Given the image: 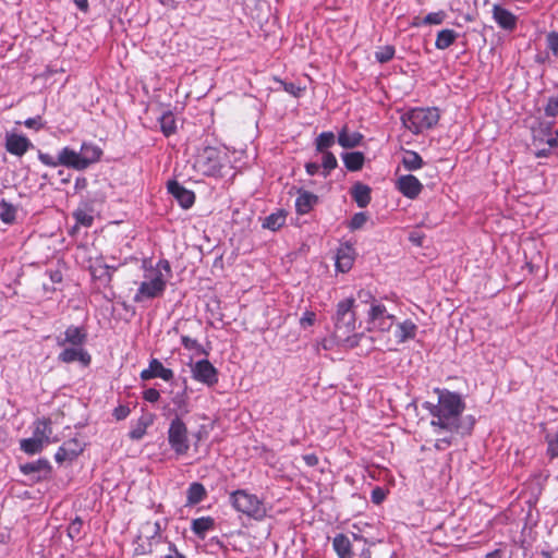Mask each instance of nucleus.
<instances>
[{"mask_svg": "<svg viewBox=\"0 0 558 558\" xmlns=\"http://www.w3.org/2000/svg\"><path fill=\"white\" fill-rule=\"evenodd\" d=\"M44 442H41L40 438H36L35 436L21 440V449L26 453H37L43 447Z\"/></svg>", "mask_w": 558, "mask_h": 558, "instance_id": "nucleus-28", "label": "nucleus"}, {"mask_svg": "<svg viewBox=\"0 0 558 558\" xmlns=\"http://www.w3.org/2000/svg\"><path fill=\"white\" fill-rule=\"evenodd\" d=\"M168 191L183 208H190L194 204V193L180 185L177 181L168 182Z\"/></svg>", "mask_w": 558, "mask_h": 558, "instance_id": "nucleus-12", "label": "nucleus"}, {"mask_svg": "<svg viewBox=\"0 0 558 558\" xmlns=\"http://www.w3.org/2000/svg\"><path fill=\"white\" fill-rule=\"evenodd\" d=\"M396 187L404 197L415 199L421 194L423 184L416 177L404 174L398 177Z\"/></svg>", "mask_w": 558, "mask_h": 558, "instance_id": "nucleus-10", "label": "nucleus"}, {"mask_svg": "<svg viewBox=\"0 0 558 558\" xmlns=\"http://www.w3.org/2000/svg\"><path fill=\"white\" fill-rule=\"evenodd\" d=\"M83 169L85 170L92 163L97 162L102 154L101 149L90 143H83L80 149Z\"/></svg>", "mask_w": 558, "mask_h": 558, "instance_id": "nucleus-17", "label": "nucleus"}, {"mask_svg": "<svg viewBox=\"0 0 558 558\" xmlns=\"http://www.w3.org/2000/svg\"><path fill=\"white\" fill-rule=\"evenodd\" d=\"M533 146L535 147V156L546 157L550 150L558 146V134L550 131H535L533 134Z\"/></svg>", "mask_w": 558, "mask_h": 558, "instance_id": "nucleus-9", "label": "nucleus"}, {"mask_svg": "<svg viewBox=\"0 0 558 558\" xmlns=\"http://www.w3.org/2000/svg\"><path fill=\"white\" fill-rule=\"evenodd\" d=\"M112 268L107 265H92L90 275L93 278L109 282L111 280Z\"/></svg>", "mask_w": 558, "mask_h": 558, "instance_id": "nucleus-29", "label": "nucleus"}, {"mask_svg": "<svg viewBox=\"0 0 558 558\" xmlns=\"http://www.w3.org/2000/svg\"><path fill=\"white\" fill-rule=\"evenodd\" d=\"M493 15L496 23L505 29H513L517 24L515 16L499 5H494Z\"/></svg>", "mask_w": 558, "mask_h": 558, "instance_id": "nucleus-18", "label": "nucleus"}, {"mask_svg": "<svg viewBox=\"0 0 558 558\" xmlns=\"http://www.w3.org/2000/svg\"><path fill=\"white\" fill-rule=\"evenodd\" d=\"M58 359L63 363H72L78 361L84 366H87L90 363V355L81 345L64 347Z\"/></svg>", "mask_w": 558, "mask_h": 558, "instance_id": "nucleus-11", "label": "nucleus"}, {"mask_svg": "<svg viewBox=\"0 0 558 558\" xmlns=\"http://www.w3.org/2000/svg\"><path fill=\"white\" fill-rule=\"evenodd\" d=\"M352 195L359 207H366L371 202V187L357 182L353 185Z\"/></svg>", "mask_w": 558, "mask_h": 558, "instance_id": "nucleus-20", "label": "nucleus"}, {"mask_svg": "<svg viewBox=\"0 0 558 558\" xmlns=\"http://www.w3.org/2000/svg\"><path fill=\"white\" fill-rule=\"evenodd\" d=\"M29 145V141L24 136L16 134L7 135L5 148L9 153L13 155H24L27 151Z\"/></svg>", "mask_w": 558, "mask_h": 558, "instance_id": "nucleus-15", "label": "nucleus"}, {"mask_svg": "<svg viewBox=\"0 0 558 558\" xmlns=\"http://www.w3.org/2000/svg\"><path fill=\"white\" fill-rule=\"evenodd\" d=\"M160 397V393L157 389L149 388L144 391V399L148 402H156L158 401Z\"/></svg>", "mask_w": 558, "mask_h": 558, "instance_id": "nucleus-54", "label": "nucleus"}, {"mask_svg": "<svg viewBox=\"0 0 558 558\" xmlns=\"http://www.w3.org/2000/svg\"><path fill=\"white\" fill-rule=\"evenodd\" d=\"M191 373L195 380L207 386H214L218 381V371L207 359L191 364Z\"/></svg>", "mask_w": 558, "mask_h": 558, "instance_id": "nucleus-8", "label": "nucleus"}, {"mask_svg": "<svg viewBox=\"0 0 558 558\" xmlns=\"http://www.w3.org/2000/svg\"><path fill=\"white\" fill-rule=\"evenodd\" d=\"M146 433V425L145 424H138L134 429L130 432V437L132 439L138 440L141 439Z\"/></svg>", "mask_w": 558, "mask_h": 558, "instance_id": "nucleus-52", "label": "nucleus"}, {"mask_svg": "<svg viewBox=\"0 0 558 558\" xmlns=\"http://www.w3.org/2000/svg\"><path fill=\"white\" fill-rule=\"evenodd\" d=\"M166 558H185L182 554L174 549L172 555L166 556Z\"/></svg>", "mask_w": 558, "mask_h": 558, "instance_id": "nucleus-64", "label": "nucleus"}, {"mask_svg": "<svg viewBox=\"0 0 558 558\" xmlns=\"http://www.w3.org/2000/svg\"><path fill=\"white\" fill-rule=\"evenodd\" d=\"M181 342L185 349L194 351L196 354L208 355V352L204 349V347L198 343L197 340L192 339L189 336H181Z\"/></svg>", "mask_w": 558, "mask_h": 558, "instance_id": "nucleus-33", "label": "nucleus"}, {"mask_svg": "<svg viewBox=\"0 0 558 558\" xmlns=\"http://www.w3.org/2000/svg\"><path fill=\"white\" fill-rule=\"evenodd\" d=\"M547 451L551 458L558 457V434L547 437Z\"/></svg>", "mask_w": 558, "mask_h": 558, "instance_id": "nucleus-48", "label": "nucleus"}, {"mask_svg": "<svg viewBox=\"0 0 558 558\" xmlns=\"http://www.w3.org/2000/svg\"><path fill=\"white\" fill-rule=\"evenodd\" d=\"M347 255H345V252H344V248H340L339 252H338V255H337V259H336V268L338 271H341V272H345L348 270L347 268Z\"/></svg>", "mask_w": 558, "mask_h": 558, "instance_id": "nucleus-49", "label": "nucleus"}, {"mask_svg": "<svg viewBox=\"0 0 558 558\" xmlns=\"http://www.w3.org/2000/svg\"><path fill=\"white\" fill-rule=\"evenodd\" d=\"M155 377H156V375H155V373H153V369H151L150 366L147 369H144L141 373V378L144 379V380H147V379H150V378H155Z\"/></svg>", "mask_w": 558, "mask_h": 558, "instance_id": "nucleus-58", "label": "nucleus"}, {"mask_svg": "<svg viewBox=\"0 0 558 558\" xmlns=\"http://www.w3.org/2000/svg\"><path fill=\"white\" fill-rule=\"evenodd\" d=\"M74 3L83 12H86L88 10V0H74Z\"/></svg>", "mask_w": 558, "mask_h": 558, "instance_id": "nucleus-60", "label": "nucleus"}, {"mask_svg": "<svg viewBox=\"0 0 558 558\" xmlns=\"http://www.w3.org/2000/svg\"><path fill=\"white\" fill-rule=\"evenodd\" d=\"M315 322V314L313 312H306L304 316L300 319V324L302 327L312 326Z\"/></svg>", "mask_w": 558, "mask_h": 558, "instance_id": "nucleus-55", "label": "nucleus"}, {"mask_svg": "<svg viewBox=\"0 0 558 558\" xmlns=\"http://www.w3.org/2000/svg\"><path fill=\"white\" fill-rule=\"evenodd\" d=\"M59 162H61V166L68 168H72L78 171L84 170L80 151H76L70 147H63L60 150Z\"/></svg>", "mask_w": 558, "mask_h": 558, "instance_id": "nucleus-14", "label": "nucleus"}, {"mask_svg": "<svg viewBox=\"0 0 558 558\" xmlns=\"http://www.w3.org/2000/svg\"><path fill=\"white\" fill-rule=\"evenodd\" d=\"M338 142L339 145L343 148V151L341 153L343 165L347 169H349V135L345 129H343L342 132H340Z\"/></svg>", "mask_w": 558, "mask_h": 558, "instance_id": "nucleus-36", "label": "nucleus"}, {"mask_svg": "<svg viewBox=\"0 0 558 558\" xmlns=\"http://www.w3.org/2000/svg\"><path fill=\"white\" fill-rule=\"evenodd\" d=\"M286 90L293 94L294 96H298L299 93L302 90L301 88H295L293 84L286 85Z\"/></svg>", "mask_w": 558, "mask_h": 558, "instance_id": "nucleus-62", "label": "nucleus"}, {"mask_svg": "<svg viewBox=\"0 0 558 558\" xmlns=\"http://www.w3.org/2000/svg\"><path fill=\"white\" fill-rule=\"evenodd\" d=\"M227 161V155L216 147L207 146L195 158L194 168L202 174L218 177Z\"/></svg>", "mask_w": 558, "mask_h": 558, "instance_id": "nucleus-4", "label": "nucleus"}, {"mask_svg": "<svg viewBox=\"0 0 558 558\" xmlns=\"http://www.w3.org/2000/svg\"><path fill=\"white\" fill-rule=\"evenodd\" d=\"M286 221V215L283 211H278L269 215L263 222V227L269 230L276 231L283 226Z\"/></svg>", "mask_w": 558, "mask_h": 558, "instance_id": "nucleus-26", "label": "nucleus"}, {"mask_svg": "<svg viewBox=\"0 0 558 558\" xmlns=\"http://www.w3.org/2000/svg\"><path fill=\"white\" fill-rule=\"evenodd\" d=\"M144 268V280L141 282L133 301L142 303L146 300L159 298L162 295L167 277L170 275L171 269L168 260H160L153 266L147 260L143 263Z\"/></svg>", "mask_w": 558, "mask_h": 558, "instance_id": "nucleus-2", "label": "nucleus"}, {"mask_svg": "<svg viewBox=\"0 0 558 558\" xmlns=\"http://www.w3.org/2000/svg\"><path fill=\"white\" fill-rule=\"evenodd\" d=\"M83 522L81 519L76 518L71 522L68 527V535L71 539L76 538L81 534Z\"/></svg>", "mask_w": 558, "mask_h": 558, "instance_id": "nucleus-44", "label": "nucleus"}, {"mask_svg": "<svg viewBox=\"0 0 558 558\" xmlns=\"http://www.w3.org/2000/svg\"><path fill=\"white\" fill-rule=\"evenodd\" d=\"M323 154V167L325 170L330 171L336 168L337 159L335 155L330 151H320Z\"/></svg>", "mask_w": 558, "mask_h": 558, "instance_id": "nucleus-42", "label": "nucleus"}, {"mask_svg": "<svg viewBox=\"0 0 558 558\" xmlns=\"http://www.w3.org/2000/svg\"><path fill=\"white\" fill-rule=\"evenodd\" d=\"M416 330V325L410 319H405L397 324L396 329L393 331V336L396 338L397 343H403L408 340L414 339Z\"/></svg>", "mask_w": 558, "mask_h": 558, "instance_id": "nucleus-16", "label": "nucleus"}, {"mask_svg": "<svg viewBox=\"0 0 558 558\" xmlns=\"http://www.w3.org/2000/svg\"><path fill=\"white\" fill-rule=\"evenodd\" d=\"M50 435L51 428L47 422L39 421L36 423L33 436H35L36 438H40L41 442L46 445L50 442Z\"/></svg>", "mask_w": 558, "mask_h": 558, "instance_id": "nucleus-31", "label": "nucleus"}, {"mask_svg": "<svg viewBox=\"0 0 558 558\" xmlns=\"http://www.w3.org/2000/svg\"><path fill=\"white\" fill-rule=\"evenodd\" d=\"M547 48L558 59V33L550 32L546 37Z\"/></svg>", "mask_w": 558, "mask_h": 558, "instance_id": "nucleus-41", "label": "nucleus"}, {"mask_svg": "<svg viewBox=\"0 0 558 558\" xmlns=\"http://www.w3.org/2000/svg\"><path fill=\"white\" fill-rule=\"evenodd\" d=\"M149 365L153 369V373H155L156 377H159L166 381H169L173 378V372L169 368L163 367V365L158 360H151Z\"/></svg>", "mask_w": 558, "mask_h": 558, "instance_id": "nucleus-30", "label": "nucleus"}, {"mask_svg": "<svg viewBox=\"0 0 558 558\" xmlns=\"http://www.w3.org/2000/svg\"><path fill=\"white\" fill-rule=\"evenodd\" d=\"M27 128H38L40 125L39 119L31 118L25 121Z\"/></svg>", "mask_w": 558, "mask_h": 558, "instance_id": "nucleus-61", "label": "nucleus"}, {"mask_svg": "<svg viewBox=\"0 0 558 558\" xmlns=\"http://www.w3.org/2000/svg\"><path fill=\"white\" fill-rule=\"evenodd\" d=\"M349 313V300H343L338 304L337 313H336V332L339 337L345 335V329L349 326V323L345 322V315Z\"/></svg>", "mask_w": 558, "mask_h": 558, "instance_id": "nucleus-19", "label": "nucleus"}, {"mask_svg": "<svg viewBox=\"0 0 558 558\" xmlns=\"http://www.w3.org/2000/svg\"><path fill=\"white\" fill-rule=\"evenodd\" d=\"M332 545L339 558H349V539L344 534H338Z\"/></svg>", "mask_w": 558, "mask_h": 558, "instance_id": "nucleus-27", "label": "nucleus"}, {"mask_svg": "<svg viewBox=\"0 0 558 558\" xmlns=\"http://www.w3.org/2000/svg\"><path fill=\"white\" fill-rule=\"evenodd\" d=\"M160 126L165 135L169 136L175 132V120L171 112H167L160 118Z\"/></svg>", "mask_w": 558, "mask_h": 558, "instance_id": "nucleus-32", "label": "nucleus"}, {"mask_svg": "<svg viewBox=\"0 0 558 558\" xmlns=\"http://www.w3.org/2000/svg\"><path fill=\"white\" fill-rule=\"evenodd\" d=\"M333 144L335 135L331 132L322 133L316 140L317 149L319 151H327Z\"/></svg>", "mask_w": 558, "mask_h": 558, "instance_id": "nucleus-34", "label": "nucleus"}, {"mask_svg": "<svg viewBox=\"0 0 558 558\" xmlns=\"http://www.w3.org/2000/svg\"><path fill=\"white\" fill-rule=\"evenodd\" d=\"M233 507L247 517L260 520L266 515V508L255 496L245 490H238L231 495Z\"/></svg>", "mask_w": 558, "mask_h": 558, "instance_id": "nucleus-5", "label": "nucleus"}, {"mask_svg": "<svg viewBox=\"0 0 558 558\" xmlns=\"http://www.w3.org/2000/svg\"><path fill=\"white\" fill-rule=\"evenodd\" d=\"M457 38L458 34L454 31L448 28L441 29L437 34L435 47L437 49L445 50L450 47Z\"/></svg>", "mask_w": 558, "mask_h": 558, "instance_id": "nucleus-24", "label": "nucleus"}, {"mask_svg": "<svg viewBox=\"0 0 558 558\" xmlns=\"http://www.w3.org/2000/svg\"><path fill=\"white\" fill-rule=\"evenodd\" d=\"M302 459L308 466H315L318 463V458L313 453L305 454L302 457Z\"/></svg>", "mask_w": 558, "mask_h": 558, "instance_id": "nucleus-57", "label": "nucleus"}, {"mask_svg": "<svg viewBox=\"0 0 558 558\" xmlns=\"http://www.w3.org/2000/svg\"><path fill=\"white\" fill-rule=\"evenodd\" d=\"M86 341V333L78 327L70 326L64 331V337H59L57 342L60 347L69 345H81Z\"/></svg>", "mask_w": 558, "mask_h": 558, "instance_id": "nucleus-13", "label": "nucleus"}, {"mask_svg": "<svg viewBox=\"0 0 558 558\" xmlns=\"http://www.w3.org/2000/svg\"><path fill=\"white\" fill-rule=\"evenodd\" d=\"M173 404L177 407L179 417L189 412L187 403H186V395L184 392L178 393L172 399Z\"/></svg>", "mask_w": 558, "mask_h": 558, "instance_id": "nucleus-38", "label": "nucleus"}, {"mask_svg": "<svg viewBox=\"0 0 558 558\" xmlns=\"http://www.w3.org/2000/svg\"><path fill=\"white\" fill-rule=\"evenodd\" d=\"M386 498V493L380 487H375L372 492V500L374 504L379 505Z\"/></svg>", "mask_w": 558, "mask_h": 558, "instance_id": "nucleus-53", "label": "nucleus"}, {"mask_svg": "<svg viewBox=\"0 0 558 558\" xmlns=\"http://www.w3.org/2000/svg\"><path fill=\"white\" fill-rule=\"evenodd\" d=\"M0 218L5 223L12 222L15 219V209L10 205L4 204L2 207V211L0 213Z\"/></svg>", "mask_w": 558, "mask_h": 558, "instance_id": "nucleus-47", "label": "nucleus"}, {"mask_svg": "<svg viewBox=\"0 0 558 558\" xmlns=\"http://www.w3.org/2000/svg\"><path fill=\"white\" fill-rule=\"evenodd\" d=\"M130 413V409L128 407L120 405L114 409L113 415L117 420H124Z\"/></svg>", "mask_w": 558, "mask_h": 558, "instance_id": "nucleus-56", "label": "nucleus"}, {"mask_svg": "<svg viewBox=\"0 0 558 558\" xmlns=\"http://www.w3.org/2000/svg\"><path fill=\"white\" fill-rule=\"evenodd\" d=\"M395 323V316L389 314L386 307L373 302L367 311V328L371 331L386 332L391 329Z\"/></svg>", "mask_w": 558, "mask_h": 558, "instance_id": "nucleus-7", "label": "nucleus"}, {"mask_svg": "<svg viewBox=\"0 0 558 558\" xmlns=\"http://www.w3.org/2000/svg\"><path fill=\"white\" fill-rule=\"evenodd\" d=\"M361 141H362L361 134H351V146L360 144Z\"/></svg>", "mask_w": 558, "mask_h": 558, "instance_id": "nucleus-63", "label": "nucleus"}, {"mask_svg": "<svg viewBox=\"0 0 558 558\" xmlns=\"http://www.w3.org/2000/svg\"><path fill=\"white\" fill-rule=\"evenodd\" d=\"M71 446L77 447V444L75 441H70L66 445H64L63 447L59 448L58 452L56 453V460L58 462H62L68 459L71 460L70 454H69V447H71Z\"/></svg>", "mask_w": 558, "mask_h": 558, "instance_id": "nucleus-46", "label": "nucleus"}, {"mask_svg": "<svg viewBox=\"0 0 558 558\" xmlns=\"http://www.w3.org/2000/svg\"><path fill=\"white\" fill-rule=\"evenodd\" d=\"M545 113L548 117L555 118L558 114V99L550 98L545 107Z\"/></svg>", "mask_w": 558, "mask_h": 558, "instance_id": "nucleus-50", "label": "nucleus"}, {"mask_svg": "<svg viewBox=\"0 0 558 558\" xmlns=\"http://www.w3.org/2000/svg\"><path fill=\"white\" fill-rule=\"evenodd\" d=\"M436 392L438 393L437 404H426V409L432 415V426L439 432L458 429L460 416L465 408L461 396L449 390L436 389Z\"/></svg>", "mask_w": 558, "mask_h": 558, "instance_id": "nucleus-1", "label": "nucleus"}, {"mask_svg": "<svg viewBox=\"0 0 558 558\" xmlns=\"http://www.w3.org/2000/svg\"><path fill=\"white\" fill-rule=\"evenodd\" d=\"M317 203V196L310 192H302L295 199V207L299 214H307Z\"/></svg>", "mask_w": 558, "mask_h": 558, "instance_id": "nucleus-21", "label": "nucleus"}, {"mask_svg": "<svg viewBox=\"0 0 558 558\" xmlns=\"http://www.w3.org/2000/svg\"><path fill=\"white\" fill-rule=\"evenodd\" d=\"M47 468V463L44 462V461H37V462H32V463H27V464H24L22 465V471L25 473V474H29V473H34V472H39L44 469Z\"/></svg>", "mask_w": 558, "mask_h": 558, "instance_id": "nucleus-45", "label": "nucleus"}, {"mask_svg": "<svg viewBox=\"0 0 558 558\" xmlns=\"http://www.w3.org/2000/svg\"><path fill=\"white\" fill-rule=\"evenodd\" d=\"M73 217H74V219L76 221V225H81V226H84V227H90L93 221H94L93 215L89 211H87L86 209H83V208L76 209L73 213Z\"/></svg>", "mask_w": 558, "mask_h": 558, "instance_id": "nucleus-35", "label": "nucleus"}, {"mask_svg": "<svg viewBox=\"0 0 558 558\" xmlns=\"http://www.w3.org/2000/svg\"><path fill=\"white\" fill-rule=\"evenodd\" d=\"M439 112L436 108H416L402 116L403 125L414 134H421L439 121Z\"/></svg>", "mask_w": 558, "mask_h": 558, "instance_id": "nucleus-3", "label": "nucleus"}, {"mask_svg": "<svg viewBox=\"0 0 558 558\" xmlns=\"http://www.w3.org/2000/svg\"><path fill=\"white\" fill-rule=\"evenodd\" d=\"M446 19L445 11H437L428 13L424 19L423 23L426 25H439L441 24Z\"/></svg>", "mask_w": 558, "mask_h": 558, "instance_id": "nucleus-39", "label": "nucleus"}, {"mask_svg": "<svg viewBox=\"0 0 558 558\" xmlns=\"http://www.w3.org/2000/svg\"><path fill=\"white\" fill-rule=\"evenodd\" d=\"M318 169H319V165L316 162H311V163L306 165V171L311 175L317 173Z\"/></svg>", "mask_w": 558, "mask_h": 558, "instance_id": "nucleus-59", "label": "nucleus"}, {"mask_svg": "<svg viewBox=\"0 0 558 558\" xmlns=\"http://www.w3.org/2000/svg\"><path fill=\"white\" fill-rule=\"evenodd\" d=\"M393 56H395V48L392 46L380 47L375 52V58L380 63L391 60Z\"/></svg>", "mask_w": 558, "mask_h": 558, "instance_id": "nucleus-37", "label": "nucleus"}, {"mask_svg": "<svg viewBox=\"0 0 558 558\" xmlns=\"http://www.w3.org/2000/svg\"><path fill=\"white\" fill-rule=\"evenodd\" d=\"M215 521L210 517H202L192 521V531L201 538H204L208 531L213 530Z\"/></svg>", "mask_w": 558, "mask_h": 558, "instance_id": "nucleus-22", "label": "nucleus"}, {"mask_svg": "<svg viewBox=\"0 0 558 558\" xmlns=\"http://www.w3.org/2000/svg\"><path fill=\"white\" fill-rule=\"evenodd\" d=\"M401 162L404 169L409 171L418 170L424 165L422 157L413 150H405L402 155Z\"/></svg>", "mask_w": 558, "mask_h": 558, "instance_id": "nucleus-23", "label": "nucleus"}, {"mask_svg": "<svg viewBox=\"0 0 558 558\" xmlns=\"http://www.w3.org/2000/svg\"><path fill=\"white\" fill-rule=\"evenodd\" d=\"M205 495V487L201 483L191 484L186 492L187 505H196L201 502Z\"/></svg>", "mask_w": 558, "mask_h": 558, "instance_id": "nucleus-25", "label": "nucleus"}, {"mask_svg": "<svg viewBox=\"0 0 558 558\" xmlns=\"http://www.w3.org/2000/svg\"><path fill=\"white\" fill-rule=\"evenodd\" d=\"M368 220V215L361 211L351 217V230L362 229Z\"/></svg>", "mask_w": 558, "mask_h": 558, "instance_id": "nucleus-40", "label": "nucleus"}, {"mask_svg": "<svg viewBox=\"0 0 558 558\" xmlns=\"http://www.w3.org/2000/svg\"><path fill=\"white\" fill-rule=\"evenodd\" d=\"M364 155L360 151H351V171L360 170L364 165Z\"/></svg>", "mask_w": 558, "mask_h": 558, "instance_id": "nucleus-43", "label": "nucleus"}, {"mask_svg": "<svg viewBox=\"0 0 558 558\" xmlns=\"http://www.w3.org/2000/svg\"><path fill=\"white\" fill-rule=\"evenodd\" d=\"M168 441L171 449L179 456L185 454L190 449L187 427L179 415L170 422Z\"/></svg>", "mask_w": 558, "mask_h": 558, "instance_id": "nucleus-6", "label": "nucleus"}, {"mask_svg": "<svg viewBox=\"0 0 558 558\" xmlns=\"http://www.w3.org/2000/svg\"><path fill=\"white\" fill-rule=\"evenodd\" d=\"M39 159L46 166H50V167L61 166V162H59V155L57 157H53L49 154H39Z\"/></svg>", "mask_w": 558, "mask_h": 558, "instance_id": "nucleus-51", "label": "nucleus"}]
</instances>
